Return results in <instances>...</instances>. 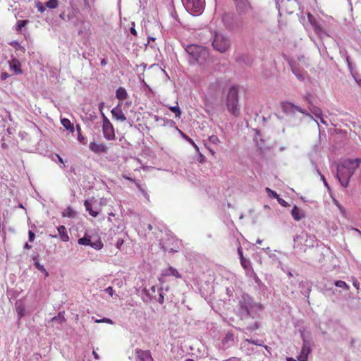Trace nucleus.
Returning a JSON list of instances; mask_svg holds the SVG:
<instances>
[{"label":"nucleus","mask_w":361,"mask_h":361,"mask_svg":"<svg viewBox=\"0 0 361 361\" xmlns=\"http://www.w3.org/2000/svg\"><path fill=\"white\" fill-rule=\"evenodd\" d=\"M9 44L12 47H13L16 49H21V46L20 44L16 42V41H13V42H11L9 43Z\"/></svg>","instance_id":"4d7b16f0"},{"label":"nucleus","mask_w":361,"mask_h":361,"mask_svg":"<svg viewBox=\"0 0 361 361\" xmlns=\"http://www.w3.org/2000/svg\"><path fill=\"white\" fill-rule=\"evenodd\" d=\"M95 322H97V323L105 322V323H109V324H113V321L111 319H109V318H103L102 319H97V320L95 321Z\"/></svg>","instance_id":"864d4df0"},{"label":"nucleus","mask_w":361,"mask_h":361,"mask_svg":"<svg viewBox=\"0 0 361 361\" xmlns=\"http://www.w3.org/2000/svg\"><path fill=\"white\" fill-rule=\"evenodd\" d=\"M309 108L311 113L317 118H320L322 116V111L319 107L312 105Z\"/></svg>","instance_id":"7c9ffc66"},{"label":"nucleus","mask_w":361,"mask_h":361,"mask_svg":"<svg viewBox=\"0 0 361 361\" xmlns=\"http://www.w3.org/2000/svg\"><path fill=\"white\" fill-rule=\"evenodd\" d=\"M51 320H52L53 322L61 323L63 321H65V318H64V316H63V313L62 312H59L58 316L54 317Z\"/></svg>","instance_id":"a19ab883"},{"label":"nucleus","mask_w":361,"mask_h":361,"mask_svg":"<svg viewBox=\"0 0 361 361\" xmlns=\"http://www.w3.org/2000/svg\"><path fill=\"white\" fill-rule=\"evenodd\" d=\"M360 164L361 159L360 158L345 159L338 165V171L342 172L343 170H345L348 172V176H352Z\"/></svg>","instance_id":"1a4fd4ad"},{"label":"nucleus","mask_w":361,"mask_h":361,"mask_svg":"<svg viewBox=\"0 0 361 361\" xmlns=\"http://www.w3.org/2000/svg\"><path fill=\"white\" fill-rule=\"evenodd\" d=\"M352 76L353 77V78L355 79V80L356 81V82L359 84V81H360L361 80H360V76H359V75L357 74V73L354 72V73H353V75H352Z\"/></svg>","instance_id":"052dcab7"},{"label":"nucleus","mask_w":361,"mask_h":361,"mask_svg":"<svg viewBox=\"0 0 361 361\" xmlns=\"http://www.w3.org/2000/svg\"><path fill=\"white\" fill-rule=\"evenodd\" d=\"M178 240L175 239L173 237H169L166 240L162 239L159 244L163 250L169 252H175L178 251Z\"/></svg>","instance_id":"9b49d317"},{"label":"nucleus","mask_w":361,"mask_h":361,"mask_svg":"<svg viewBox=\"0 0 361 361\" xmlns=\"http://www.w3.org/2000/svg\"><path fill=\"white\" fill-rule=\"evenodd\" d=\"M238 61L243 62L247 66H250L251 64V59L248 56L243 55L239 57Z\"/></svg>","instance_id":"ea45409f"},{"label":"nucleus","mask_w":361,"mask_h":361,"mask_svg":"<svg viewBox=\"0 0 361 361\" xmlns=\"http://www.w3.org/2000/svg\"><path fill=\"white\" fill-rule=\"evenodd\" d=\"M294 246L299 247L305 246L307 247H313L316 241L314 235L302 231L294 238Z\"/></svg>","instance_id":"423d86ee"},{"label":"nucleus","mask_w":361,"mask_h":361,"mask_svg":"<svg viewBox=\"0 0 361 361\" xmlns=\"http://www.w3.org/2000/svg\"><path fill=\"white\" fill-rule=\"evenodd\" d=\"M238 254L239 255L240 259L245 258V257L243 256V250L240 246L238 247Z\"/></svg>","instance_id":"680f3d73"},{"label":"nucleus","mask_w":361,"mask_h":361,"mask_svg":"<svg viewBox=\"0 0 361 361\" xmlns=\"http://www.w3.org/2000/svg\"><path fill=\"white\" fill-rule=\"evenodd\" d=\"M89 148L95 154L106 153L108 150V147L105 144L97 143L95 142H90Z\"/></svg>","instance_id":"2eb2a0df"},{"label":"nucleus","mask_w":361,"mask_h":361,"mask_svg":"<svg viewBox=\"0 0 361 361\" xmlns=\"http://www.w3.org/2000/svg\"><path fill=\"white\" fill-rule=\"evenodd\" d=\"M90 247H92V248H94L95 250H99L103 247V243L102 242V240L99 238H96L95 240H94L93 238H92Z\"/></svg>","instance_id":"c85d7f7f"},{"label":"nucleus","mask_w":361,"mask_h":361,"mask_svg":"<svg viewBox=\"0 0 361 361\" xmlns=\"http://www.w3.org/2000/svg\"><path fill=\"white\" fill-rule=\"evenodd\" d=\"M301 337L302 338V347L301 349V352L300 355L298 356V360L299 361H307L308 359V355L311 353V345L312 341L310 339L306 337L304 333L301 334Z\"/></svg>","instance_id":"9d476101"},{"label":"nucleus","mask_w":361,"mask_h":361,"mask_svg":"<svg viewBox=\"0 0 361 361\" xmlns=\"http://www.w3.org/2000/svg\"><path fill=\"white\" fill-rule=\"evenodd\" d=\"M61 124L63 126L68 130L71 133L74 132V126L73 124L71 122V121L68 118H61Z\"/></svg>","instance_id":"bb28decb"},{"label":"nucleus","mask_w":361,"mask_h":361,"mask_svg":"<svg viewBox=\"0 0 361 361\" xmlns=\"http://www.w3.org/2000/svg\"><path fill=\"white\" fill-rule=\"evenodd\" d=\"M337 178L343 187H347L351 176H348V172L343 170L342 172L338 171V166H337Z\"/></svg>","instance_id":"a211bd4d"},{"label":"nucleus","mask_w":361,"mask_h":361,"mask_svg":"<svg viewBox=\"0 0 361 361\" xmlns=\"http://www.w3.org/2000/svg\"><path fill=\"white\" fill-rule=\"evenodd\" d=\"M277 201L283 207H286L288 206V203L282 198H281L279 196V198H277Z\"/></svg>","instance_id":"6e6d98bb"},{"label":"nucleus","mask_w":361,"mask_h":361,"mask_svg":"<svg viewBox=\"0 0 361 361\" xmlns=\"http://www.w3.org/2000/svg\"><path fill=\"white\" fill-rule=\"evenodd\" d=\"M92 241V237L88 235H85L82 238L78 239V243L80 245H90Z\"/></svg>","instance_id":"c756f323"},{"label":"nucleus","mask_w":361,"mask_h":361,"mask_svg":"<svg viewBox=\"0 0 361 361\" xmlns=\"http://www.w3.org/2000/svg\"><path fill=\"white\" fill-rule=\"evenodd\" d=\"M209 140L210 142H212L213 144H215V145H218V144L221 143V141L219 139V137L216 135H211L209 137Z\"/></svg>","instance_id":"a18cd8bd"},{"label":"nucleus","mask_w":361,"mask_h":361,"mask_svg":"<svg viewBox=\"0 0 361 361\" xmlns=\"http://www.w3.org/2000/svg\"><path fill=\"white\" fill-rule=\"evenodd\" d=\"M158 289H160V288H158L155 286H153L151 287L150 290H147L146 288H144L142 290V293L145 294V296L143 297V300L145 302H148L149 300H151L152 299H156V292H158Z\"/></svg>","instance_id":"f3484780"},{"label":"nucleus","mask_w":361,"mask_h":361,"mask_svg":"<svg viewBox=\"0 0 361 361\" xmlns=\"http://www.w3.org/2000/svg\"><path fill=\"white\" fill-rule=\"evenodd\" d=\"M10 69L12 70L16 75H19L23 73L21 69V64L16 58H12L11 61H8Z\"/></svg>","instance_id":"aec40b11"},{"label":"nucleus","mask_w":361,"mask_h":361,"mask_svg":"<svg viewBox=\"0 0 361 361\" xmlns=\"http://www.w3.org/2000/svg\"><path fill=\"white\" fill-rule=\"evenodd\" d=\"M36 7H37V8L38 11H39L40 13H43V12L45 11V8H44V6H43V4H42L41 2H39V1H38V2L37 3Z\"/></svg>","instance_id":"603ef678"},{"label":"nucleus","mask_w":361,"mask_h":361,"mask_svg":"<svg viewBox=\"0 0 361 361\" xmlns=\"http://www.w3.org/2000/svg\"><path fill=\"white\" fill-rule=\"evenodd\" d=\"M58 0H49L45 3V5L47 8L54 9L58 6Z\"/></svg>","instance_id":"e433bc0d"},{"label":"nucleus","mask_w":361,"mask_h":361,"mask_svg":"<svg viewBox=\"0 0 361 361\" xmlns=\"http://www.w3.org/2000/svg\"><path fill=\"white\" fill-rule=\"evenodd\" d=\"M186 11L192 16L200 15L204 8V0H182Z\"/></svg>","instance_id":"39448f33"},{"label":"nucleus","mask_w":361,"mask_h":361,"mask_svg":"<svg viewBox=\"0 0 361 361\" xmlns=\"http://www.w3.org/2000/svg\"><path fill=\"white\" fill-rule=\"evenodd\" d=\"M237 11L240 14L247 13L251 9V6L247 0H233Z\"/></svg>","instance_id":"ddd939ff"},{"label":"nucleus","mask_w":361,"mask_h":361,"mask_svg":"<svg viewBox=\"0 0 361 361\" xmlns=\"http://www.w3.org/2000/svg\"><path fill=\"white\" fill-rule=\"evenodd\" d=\"M264 309L262 303L255 301L251 295L244 293L239 298L236 314L242 321L248 318L254 319L259 317Z\"/></svg>","instance_id":"f257e3e1"},{"label":"nucleus","mask_w":361,"mask_h":361,"mask_svg":"<svg viewBox=\"0 0 361 361\" xmlns=\"http://www.w3.org/2000/svg\"><path fill=\"white\" fill-rule=\"evenodd\" d=\"M312 27L314 29V31L318 35H319L320 37H322V35L325 34L323 28L321 27V25L318 23Z\"/></svg>","instance_id":"c9c22d12"},{"label":"nucleus","mask_w":361,"mask_h":361,"mask_svg":"<svg viewBox=\"0 0 361 361\" xmlns=\"http://www.w3.org/2000/svg\"><path fill=\"white\" fill-rule=\"evenodd\" d=\"M16 311L20 318L24 316L25 309L23 307L18 305L16 307Z\"/></svg>","instance_id":"de8ad7c7"},{"label":"nucleus","mask_w":361,"mask_h":361,"mask_svg":"<svg viewBox=\"0 0 361 361\" xmlns=\"http://www.w3.org/2000/svg\"><path fill=\"white\" fill-rule=\"evenodd\" d=\"M334 285L343 290H349L350 286L343 281L338 280L334 281Z\"/></svg>","instance_id":"2f4dec72"},{"label":"nucleus","mask_w":361,"mask_h":361,"mask_svg":"<svg viewBox=\"0 0 361 361\" xmlns=\"http://www.w3.org/2000/svg\"><path fill=\"white\" fill-rule=\"evenodd\" d=\"M259 322H255L253 324L248 325L246 329L249 331L252 332V331L257 330L259 328Z\"/></svg>","instance_id":"37998d69"},{"label":"nucleus","mask_w":361,"mask_h":361,"mask_svg":"<svg viewBox=\"0 0 361 361\" xmlns=\"http://www.w3.org/2000/svg\"><path fill=\"white\" fill-rule=\"evenodd\" d=\"M130 32L132 35H137V32L135 29V23H132V27L130 29Z\"/></svg>","instance_id":"0e129e2a"},{"label":"nucleus","mask_w":361,"mask_h":361,"mask_svg":"<svg viewBox=\"0 0 361 361\" xmlns=\"http://www.w3.org/2000/svg\"><path fill=\"white\" fill-rule=\"evenodd\" d=\"M104 291L111 297L114 295V290L111 286H109L106 288H105Z\"/></svg>","instance_id":"5fc2aeb1"},{"label":"nucleus","mask_w":361,"mask_h":361,"mask_svg":"<svg viewBox=\"0 0 361 361\" xmlns=\"http://www.w3.org/2000/svg\"><path fill=\"white\" fill-rule=\"evenodd\" d=\"M111 112L113 118H114L117 121L123 122L127 120L125 114H123V112L122 111V109H121L120 104H118L116 107H114L111 110Z\"/></svg>","instance_id":"dca6fc26"},{"label":"nucleus","mask_w":361,"mask_h":361,"mask_svg":"<svg viewBox=\"0 0 361 361\" xmlns=\"http://www.w3.org/2000/svg\"><path fill=\"white\" fill-rule=\"evenodd\" d=\"M281 109L283 113H285L287 116H293L297 111L303 114L304 115L310 118V119L314 121L317 124V121L313 118V116L307 112L305 110L301 109L300 107L295 106V104L288 102H284L281 103Z\"/></svg>","instance_id":"6e6552de"},{"label":"nucleus","mask_w":361,"mask_h":361,"mask_svg":"<svg viewBox=\"0 0 361 361\" xmlns=\"http://www.w3.org/2000/svg\"><path fill=\"white\" fill-rule=\"evenodd\" d=\"M85 139V137L82 135L81 133L80 134H78V140L80 142H83L84 143Z\"/></svg>","instance_id":"774afa93"},{"label":"nucleus","mask_w":361,"mask_h":361,"mask_svg":"<svg viewBox=\"0 0 361 361\" xmlns=\"http://www.w3.org/2000/svg\"><path fill=\"white\" fill-rule=\"evenodd\" d=\"M337 207L338 208L340 212L343 214V215H345V208L341 205V204H337Z\"/></svg>","instance_id":"69168bd1"},{"label":"nucleus","mask_w":361,"mask_h":361,"mask_svg":"<svg viewBox=\"0 0 361 361\" xmlns=\"http://www.w3.org/2000/svg\"><path fill=\"white\" fill-rule=\"evenodd\" d=\"M233 341H234V335H233V334L231 333V332H228L226 334V336L224 338V343H228L230 342H233Z\"/></svg>","instance_id":"4c0bfd02"},{"label":"nucleus","mask_w":361,"mask_h":361,"mask_svg":"<svg viewBox=\"0 0 361 361\" xmlns=\"http://www.w3.org/2000/svg\"><path fill=\"white\" fill-rule=\"evenodd\" d=\"M32 260L34 261V265L36 267V269H37L39 271L44 273L45 276H47L49 275V273L47 271L44 266L39 262L38 256H33Z\"/></svg>","instance_id":"393cba45"},{"label":"nucleus","mask_w":361,"mask_h":361,"mask_svg":"<svg viewBox=\"0 0 361 361\" xmlns=\"http://www.w3.org/2000/svg\"><path fill=\"white\" fill-rule=\"evenodd\" d=\"M56 157H57V159H58L59 161L63 164L62 166H61V168H65V167H66V166H65V164H64V161H63V159H62V157H60V156H59V154H56Z\"/></svg>","instance_id":"e2e57ef3"},{"label":"nucleus","mask_w":361,"mask_h":361,"mask_svg":"<svg viewBox=\"0 0 361 361\" xmlns=\"http://www.w3.org/2000/svg\"><path fill=\"white\" fill-rule=\"evenodd\" d=\"M254 279H255V282L260 287L261 284H262L260 279L256 275L255 276Z\"/></svg>","instance_id":"338daca9"},{"label":"nucleus","mask_w":361,"mask_h":361,"mask_svg":"<svg viewBox=\"0 0 361 361\" xmlns=\"http://www.w3.org/2000/svg\"><path fill=\"white\" fill-rule=\"evenodd\" d=\"M158 298L154 299L157 300L159 303L163 304L164 301V288L161 287L160 289H158Z\"/></svg>","instance_id":"f704fd0d"},{"label":"nucleus","mask_w":361,"mask_h":361,"mask_svg":"<svg viewBox=\"0 0 361 361\" xmlns=\"http://www.w3.org/2000/svg\"><path fill=\"white\" fill-rule=\"evenodd\" d=\"M102 118V123H106L110 122L109 119L106 116L103 111L101 112Z\"/></svg>","instance_id":"bf43d9fd"},{"label":"nucleus","mask_w":361,"mask_h":361,"mask_svg":"<svg viewBox=\"0 0 361 361\" xmlns=\"http://www.w3.org/2000/svg\"><path fill=\"white\" fill-rule=\"evenodd\" d=\"M316 169H317V173L320 175L321 176V179L322 180L323 183H324V185L328 188L329 189V184L328 183L326 182V179H325V177L321 174L319 170L317 169V167L316 166Z\"/></svg>","instance_id":"8fccbe9b"},{"label":"nucleus","mask_w":361,"mask_h":361,"mask_svg":"<svg viewBox=\"0 0 361 361\" xmlns=\"http://www.w3.org/2000/svg\"><path fill=\"white\" fill-rule=\"evenodd\" d=\"M28 23L27 20H18L16 25V30L17 32H20L22 28L24 27Z\"/></svg>","instance_id":"473e14b6"},{"label":"nucleus","mask_w":361,"mask_h":361,"mask_svg":"<svg viewBox=\"0 0 361 361\" xmlns=\"http://www.w3.org/2000/svg\"><path fill=\"white\" fill-rule=\"evenodd\" d=\"M35 233L31 231V230H29L28 231V240L30 242H33L35 240Z\"/></svg>","instance_id":"3c124183"},{"label":"nucleus","mask_w":361,"mask_h":361,"mask_svg":"<svg viewBox=\"0 0 361 361\" xmlns=\"http://www.w3.org/2000/svg\"><path fill=\"white\" fill-rule=\"evenodd\" d=\"M162 275L164 276H173L176 277V279L181 277L180 274L178 273L177 269L172 267H169L168 269L163 271Z\"/></svg>","instance_id":"5701e85b"},{"label":"nucleus","mask_w":361,"mask_h":361,"mask_svg":"<svg viewBox=\"0 0 361 361\" xmlns=\"http://www.w3.org/2000/svg\"><path fill=\"white\" fill-rule=\"evenodd\" d=\"M307 18L308 21L310 22L312 27H314L317 23V21L316 20L315 18L310 13L307 16Z\"/></svg>","instance_id":"49530a36"},{"label":"nucleus","mask_w":361,"mask_h":361,"mask_svg":"<svg viewBox=\"0 0 361 361\" xmlns=\"http://www.w3.org/2000/svg\"><path fill=\"white\" fill-rule=\"evenodd\" d=\"M169 109L176 114V117L180 118L181 115V111L178 106H170Z\"/></svg>","instance_id":"58836bf2"},{"label":"nucleus","mask_w":361,"mask_h":361,"mask_svg":"<svg viewBox=\"0 0 361 361\" xmlns=\"http://www.w3.org/2000/svg\"><path fill=\"white\" fill-rule=\"evenodd\" d=\"M222 20L225 27L228 30H238L243 23V20L240 18L235 16L233 13H225L222 16Z\"/></svg>","instance_id":"0eeeda50"},{"label":"nucleus","mask_w":361,"mask_h":361,"mask_svg":"<svg viewBox=\"0 0 361 361\" xmlns=\"http://www.w3.org/2000/svg\"><path fill=\"white\" fill-rule=\"evenodd\" d=\"M74 214L75 212L71 207H68L63 212V216L73 217Z\"/></svg>","instance_id":"79ce46f5"},{"label":"nucleus","mask_w":361,"mask_h":361,"mask_svg":"<svg viewBox=\"0 0 361 361\" xmlns=\"http://www.w3.org/2000/svg\"><path fill=\"white\" fill-rule=\"evenodd\" d=\"M266 191L270 197L276 199L279 198V195L276 191L271 190L269 188H266Z\"/></svg>","instance_id":"c03bdc74"},{"label":"nucleus","mask_w":361,"mask_h":361,"mask_svg":"<svg viewBox=\"0 0 361 361\" xmlns=\"http://www.w3.org/2000/svg\"><path fill=\"white\" fill-rule=\"evenodd\" d=\"M9 76V74L6 72H2L0 74V78L1 80H6Z\"/></svg>","instance_id":"13d9d810"},{"label":"nucleus","mask_w":361,"mask_h":361,"mask_svg":"<svg viewBox=\"0 0 361 361\" xmlns=\"http://www.w3.org/2000/svg\"><path fill=\"white\" fill-rule=\"evenodd\" d=\"M123 243H124V240H123L122 238H118L116 239V241L115 245H116V247L118 249L121 250V246L123 245Z\"/></svg>","instance_id":"09e8293b"},{"label":"nucleus","mask_w":361,"mask_h":361,"mask_svg":"<svg viewBox=\"0 0 361 361\" xmlns=\"http://www.w3.org/2000/svg\"><path fill=\"white\" fill-rule=\"evenodd\" d=\"M240 264L245 270H249L251 269V262L249 259L245 257L240 259Z\"/></svg>","instance_id":"72a5a7b5"},{"label":"nucleus","mask_w":361,"mask_h":361,"mask_svg":"<svg viewBox=\"0 0 361 361\" xmlns=\"http://www.w3.org/2000/svg\"><path fill=\"white\" fill-rule=\"evenodd\" d=\"M135 355L137 361H153V358L149 350L136 349Z\"/></svg>","instance_id":"4468645a"},{"label":"nucleus","mask_w":361,"mask_h":361,"mask_svg":"<svg viewBox=\"0 0 361 361\" xmlns=\"http://www.w3.org/2000/svg\"><path fill=\"white\" fill-rule=\"evenodd\" d=\"M226 106L228 111L234 117H238L240 114L239 105L238 88L231 86L227 92L226 97Z\"/></svg>","instance_id":"7ed1b4c3"},{"label":"nucleus","mask_w":361,"mask_h":361,"mask_svg":"<svg viewBox=\"0 0 361 361\" xmlns=\"http://www.w3.org/2000/svg\"><path fill=\"white\" fill-rule=\"evenodd\" d=\"M185 51L189 56L188 60L190 64L203 65L209 56V52L207 48L194 44L186 46Z\"/></svg>","instance_id":"f03ea898"},{"label":"nucleus","mask_w":361,"mask_h":361,"mask_svg":"<svg viewBox=\"0 0 361 361\" xmlns=\"http://www.w3.org/2000/svg\"><path fill=\"white\" fill-rule=\"evenodd\" d=\"M102 132L104 137L107 140H114L116 138L114 128L111 122L102 123Z\"/></svg>","instance_id":"f8f14e48"},{"label":"nucleus","mask_w":361,"mask_h":361,"mask_svg":"<svg viewBox=\"0 0 361 361\" xmlns=\"http://www.w3.org/2000/svg\"><path fill=\"white\" fill-rule=\"evenodd\" d=\"M291 215L293 218L298 221L302 219L305 216L304 212L296 205L293 207L291 210Z\"/></svg>","instance_id":"412c9836"},{"label":"nucleus","mask_w":361,"mask_h":361,"mask_svg":"<svg viewBox=\"0 0 361 361\" xmlns=\"http://www.w3.org/2000/svg\"><path fill=\"white\" fill-rule=\"evenodd\" d=\"M300 287L302 289L301 290V293L305 297L309 298L310 293L311 291V287L307 282L302 281L300 283Z\"/></svg>","instance_id":"a878e982"},{"label":"nucleus","mask_w":361,"mask_h":361,"mask_svg":"<svg viewBox=\"0 0 361 361\" xmlns=\"http://www.w3.org/2000/svg\"><path fill=\"white\" fill-rule=\"evenodd\" d=\"M84 205L85 207L86 211H87L93 217H96L98 215V212L97 211H94L92 209V204L90 202L89 200H85L84 202Z\"/></svg>","instance_id":"cd10ccee"},{"label":"nucleus","mask_w":361,"mask_h":361,"mask_svg":"<svg viewBox=\"0 0 361 361\" xmlns=\"http://www.w3.org/2000/svg\"><path fill=\"white\" fill-rule=\"evenodd\" d=\"M291 71L293 73L300 81H303L305 78V71L302 70L295 63H290Z\"/></svg>","instance_id":"6ab92c4d"},{"label":"nucleus","mask_w":361,"mask_h":361,"mask_svg":"<svg viewBox=\"0 0 361 361\" xmlns=\"http://www.w3.org/2000/svg\"><path fill=\"white\" fill-rule=\"evenodd\" d=\"M212 44L213 48L217 51L225 53L230 49L231 42L227 35L220 32H216L214 35Z\"/></svg>","instance_id":"20e7f679"},{"label":"nucleus","mask_w":361,"mask_h":361,"mask_svg":"<svg viewBox=\"0 0 361 361\" xmlns=\"http://www.w3.org/2000/svg\"><path fill=\"white\" fill-rule=\"evenodd\" d=\"M128 93L124 87H120L116 91V97L119 100H124L127 98Z\"/></svg>","instance_id":"b1692460"},{"label":"nucleus","mask_w":361,"mask_h":361,"mask_svg":"<svg viewBox=\"0 0 361 361\" xmlns=\"http://www.w3.org/2000/svg\"><path fill=\"white\" fill-rule=\"evenodd\" d=\"M57 231L60 236V238L62 241L67 242L69 240V236L68 235L66 228L64 226H59L57 228Z\"/></svg>","instance_id":"4be33fe9"}]
</instances>
